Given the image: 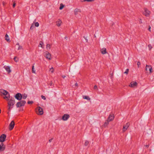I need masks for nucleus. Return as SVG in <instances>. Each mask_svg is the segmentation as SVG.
I'll return each instance as SVG.
<instances>
[{
  "label": "nucleus",
  "instance_id": "nucleus-1",
  "mask_svg": "<svg viewBox=\"0 0 154 154\" xmlns=\"http://www.w3.org/2000/svg\"><path fill=\"white\" fill-rule=\"evenodd\" d=\"M0 93L1 96L4 95L5 96L3 97V98L6 100L8 101L10 98V95L8 92L7 91L3 89H0Z\"/></svg>",
  "mask_w": 154,
  "mask_h": 154
},
{
  "label": "nucleus",
  "instance_id": "nucleus-2",
  "mask_svg": "<svg viewBox=\"0 0 154 154\" xmlns=\"http://www.w3.org/2000/svg\"><path fill=\"white\" fill-rule=\"evenodd\" d=\"M20 101L18 102L16 104V106L17 108H19L24 106L26 103V101L25 100Z\"/></svg>",
  "mask_w": 154,
  "mask_h": 154
},
{
  "label": "nucleus",
  "instance_id": "nucleus-3",
  "mask_svg": "<svg viewBox=\"0 0 154 154\" xmlns=\"http://www.w3.org/2000/svg\"><path fill=\"white\" fill-rule=\"evenodd\" d=\"M36 112L38 115H42L43 114V109L40 106L37 107Z\"/></svg>",
  "mask_w": 154,
  "mask_h": 154
},
{
  "label": "nucleus",
  "instance_id": "nucleus-4",
  "mask_svg": "<svg viewBox=\"0 0 154 154\" xmlns=\"http://www.w3.org/2000/svg\"><path fill=\"white\" fill-rule=\"evenodd\" d=\"M14 97L18 100H21L22 98V95L20 93H17L14 96Z\"/></svg>",
  "mask_w": 154,
  "mask_h": 154
},
{
  "label": "nucleus",
  "instance_id": "nucleus-5",
  "mask_svg": "<svg viewBox=\"0 0 154 154\" xmlns=\"http://www.w3.org/2000/svg\"><path fill=\"white\" fill-rule=\"evenodd\" d=\"M6 137V135L5 134H2L0 136V142H4Z\"/></svg>",
  "mask_w": 154,
  "mask_h": 154
},
{
  "label": "nucleus",
  "instance_id": "nucleus-6",
  "mask_svg": "<svg viewBox=\"0 0 154 154\" xmlns=\"http://www.w3.org/2000/svg\"><path fill=\"white\" fill-rule=\"evenodd\" d=\"M149 70V71L150 73L152 72V68L151 66H148L147 65L146 66V70L147 71Z\"/></svg>",
  "mask_w": 154,
  "mask_h": 154
},
{
  "label": "nucleus",
  "instance_id": "nucleus-7",
  "mask_svg": "<svg viewBox=\"0 0 154 154\" xmlns=\"http://www.w3.org/2000/svg\"><path fill=\"white\" fill-rule=\"evenodd\" d=\"M15 125L14 122V121H12L10 123L9 125V129L11 130L13 129Z\"/></svg>",
  "mask_w": 154,
  "mask_h": 154
},
{
  "label": "nucleus",
  "instance_id": "nucleus-8",
  "mask_svg": "<svg viewBox=\"0 0 154 154\" xmlns=\"http://www.w3.org/2000/svg\"><path fill=\"white\" fill-rule=\"evenodd\" d=\"M69 114H65L62 116V119L63 121H66L69 119Z\"/></svg>",
  "mask_w": 154,
  "mask_h": 154
},
{
  "label": "nucleus",
  "instance_id": "nucleus-9",
  "mask_svg": "<svg viewBox=\"0 0 154 154\" xmlns=\"http://www.w3.org/2000/svg\"><path fill=\"white\" fill-rule=\"evenodd\" d=\"M144 10V11L143 12V14L146 16H148L150 14V11L146 8H145Z\"/></svg>",
  "mask_w": 154,
  "mask_h": 154
},
{
  "label": "nucleus",
  "instance_id": "nucleus-10",
  "mask_svg": "<svg viewBox=\"0 0 154 154\" xmlns=\"http://www.w3.org/2000/svg\"><path fill=\"white\" fill-rule=\"evenodd\" d=\"M137 84L136 82H131L129 85V86L131 87H134L137 86Z\"/></svg>",
  "mask_w": 154,
  "mask_h": 154
},
{
  "label": "nucleus",
  "instance_id": "nucleus-11",
  "mask_svg": "<svg viewBox=\"0 0 154 154\" xmlns=\"http://www.w3.org/2000/svg\"><path fill=\"white\" fill-rule=\"evenodd\" d=\"M129 123H127L126 124V125H124L123 126L122 130L123 132L125 131H126L127 129L128 128L129 126Z\"/></svg>",
  "mask_w": 154,
  "mask_h": 154
},
{
  "label": "nucleus",
  "instance_id": "nucleus-12",
  "mask_svg": "<svg viewBox=\"0 0 154 154\" xmlns=\"http://www.w3.org/2000/svg\"><path fill=\"white\" fill-rule=\"evenodd\" d=\"M4 68H5L6 71L8 72V73H9L11 72V71L10 69V67L9 66H4Z\"/></svg>",
  "mask_w": 154,
  "mask_h": 154
},
{
  "label": "nucleus",
  "instance_id": "nucleus-13",
  "mask_svg": "<svg viewBox=\"0 0 154 154\" xmlns=\"http://www.w3.org/2000/svg\"><path fill=\"white\" fill-rule=\"evenodd\" d=\"M114 116L113 115L110 114L108 117L107 119L110 121H112L114 119Z\"/></svg>",
  "mask_w": 154,
  "mask_h": 154
},
{
  "label": "nucleus",
  "instance_id": "nucleus-14",
  "mask_svg": "<svg viewBox=\"0 0 154 154\" xmlns=\"http://www.w3.org/2000/svg\"><path fill=\"white\" fill-rule=\"evenodd\" d=\"M45 57L48 60L51 59V54H50L49 52H48L46 54Z\"/></svg>",
  "mask_w": 154,
  "mask_h": 154
},
{
  "label": "nucleus",
  "instance_id": "nucleus-15",
  "mask_svg": "<svg viewBox=\"0 0 154 154\" xmlns=\"http://www.w3.org/2000/svg\"><path fill=\"white\" fill-rule=\"evenodd\" d=\"M100 51L101 53L103 54H105L107 53L106 49L105 48H103L101 49Z\"/></svg>",
  "mask_w": 154,
  "mask_h": 154
},
{
  "label": "nucleus",
  "instance_id": "nucleus-16",
  "mask_svg": "<svg viewBox=\"0 0 154 154\" xmlns=\"http://www.w3.org/2000/svg\"><path fill=\"white\" fill-rule=\"evenodd\" d=\"M74 12L75 15H76L78 12H81V10L80 9L76 8L75 9Z\"/></svg>",
  "mask_w": 154,
  "mask_h": 154
},
{
  "label": "nucleus",
  "instance_id": "nucleus-17",
  "mask_svg": "<svg viewBox=\"0 0 154 154\" xmlns=\"http://www.w3.org/2000/svg\"><path fill=\"white\" fill-rule=\"evenodd\" d=\"M5 40H6L8 42H10L9 36L7 34H6L5 35Z\"/></svg>",
  "mask_w": 154,
  "mask_h": 154
},
{
  "label": "nucleus",
  "instance_id": "nucleus-18",
  "mask_svg": "<svg viewBox=\"0 0 154 154\" xmlns=\"http://www.w3.org/2000/svg\"><path fill=\"white\" fill-rule=\"evenodd\" d=\"M57 25L58 26H60L61 23V21L59 19L58 21L56 22Z\"/></svg>",
  "mask_w": 154,
  "mask_h": 154
},
{
  "label": "nucleus",
  "instance_id": "nucleus-19",
  "mask_svg": "<svg viewBox=\"0 0 154 154\" xmlns=\"http://www.w3.org/2000/svg\"><path fill=\"white\" fill-rule=\"evenodd\" d=\"M109 122L110 121L108 119L106 120L104 124V127L108 125Z\"/></svg>",
  "mask_w": 154,
  "mask_h": 154
},
{
  "label": "nucleus",
  "instance_id": "nucleus-20",
  "mask_svg": "<svg viewBox=\"0 0 154 154\" xmlns=\"http://www.w3.org/2000/svg\"><path fill=\"white\" fill-rule=\"evenodd\" d=\"M9 101L8 102V103H11V104H12V105H14L15 104V101L12 100H9Z\"/></svg>",
  "mask_w": 154,
  "mask_h": 154
},
{
  "label": "nucleus",
  "instance_id": "nucleus-21",
  "mask_svg": "<svg viewBox=\"0 0 154 154\" xmlns=\"http://www.w3.org/2000/svg\"><path fill=\"white\" fill-rule=\"evenodd\" d=\"M83 97L84 99L87 100H90V98L88 96H83Z\"/></svg>",
  "mask_w": 154,
  "mask_h": 154
},
{
  "label": "nucleus",
  "instance_id": "nucleus-22",
  "mask_svg": "<svg viewBox=\"0 0 154 154\" xmlns=\"http://www.w3.org/2000/svg\"><path fill=\"white\" fill-rule=\"evenodd\" d=\"M5 149V146H1V145H0V151H4Z\"/></svg>",
  "mask_w": 154,
  "mask_h": 154
},
{
  "label": "nucleus",
  "instance_id": "nucleus-23",
  "mask_svg": "<svg viewBox=\"0 0 154 154\" xmlns=\"http://www.w3.org/2000/svg\"><path fill=\"white\" fill-rule=\"evenodd\" d=\"M13 107H8V111L7 112V114L8 115L10 114V112L11 111V109Z\"/></svg>",
  "mask_w": 154,
  "mask_h": 154
},
{
  "label": "nucleus",
  "instance_id": "nucleus-24",
  "mask_svg": "<svg viewBox=\"0 0 154 154\" xmlns=\"http://www.w3.org/2000/svg\"><path fill=\"white\" fill-rule=\"evenodd\" d=\"M95 0H81L82 2L87 1L88 2H92L94 1Z\"/></svg>",
  "mask_w": 154,
  "mask_h": 154
},
{
  "label": "nucleus",
  "instance_id": "nucleus-25",
  "mask_svg": "<svg viewBox=\"0 0 154 154\" xmlns=\"http://www.w3.org/2000/svg\"><path fill=\"white\" fill-rule=\"evenodd\" d=\"M34 64L32 65V73H35V70H34Z\"/></svg>",
  "mask_w": 154,
  "mask_h": 154
},
{
  "label": "nucleus",
  "instance_id": "nucleus-26",
  "mask_svg": "<svg viewBox=\"0 0 154 154\" xmlns=\"http://www.w3.org/2000/svg\"><path fill=\"white\" fill-rule=\"evenodd\" d=\"M64 5H63L62 4H61L60 5V6L59 8L60 10H62L64 7Z\"/></svg>",
  "mask_w": 154,
  "mask_h": 154
},
{
  "label": "nucleus",
  "instance_id": "nucleus-27",
  "mask_svg": "<svg viewBox=\"0 0 154 154\" xmlns=\"http://www.w3.org/2000/svg\"><path fill=\"white\" fill-rule=\"evenodd\" d=\"M27 95L26 94H24L23 96H22V98L23 99H26V97H27Z\"/></svg>",
  "mask_w": 154,
  "mask_h": 154
},
{
  "label": "nucleus",
  "instance_id": "nucleus-28",
  "mask_svg": "<svg viewBox=\"0 0 154 154\" xmlns=\"http://www.w3.org/2000/svg\"><path fill=\"white\" fill-rule=\"evenodd\" d=\"M14 60L16 62H17L18 61V60L17 57H15L14 58Z\"/></svg>",
  "mask_w": 154,
  "mask_h": 154
},
{
  "label": "nucleus",
  "instance_id": "nucleus-29",
  "mask_svg": "<svg viewBox=\"0 0 154 154\" xmlns=\"http://www.w3.org/2000/svg\"><path fill=\"white\" fill-rule=\"evenodd\" d=\"M89 143V142L87 141V140H86L85 142V143L84 144V145L85 146H87L88 144Z\"/></svg>",
  "mask_w": 154,
  "mask_h": 154
},
{
  "label": "nucleus",
  "instance_id": "nucleus-30",
  "mask_svg": "<svg viewBox=\"0 0 154 154\" xmlns=\"http://www.w3.org/2000/svg\"><path fill=\"white\" fill-rule=\"evenodd\" d=\"M35 26L38 27L39 26V24L38 22H37L35 23Z\"/></svg>",
  "mask_w": 154,
  "mask_h": 154
},
{
  "label": "nucleus",
  "instance_id": "nucleus-31",
  "mask_svg": "<svg viewBox=\"0 0 154 154\" xmlns=\"http://www.w3.org/2000/svg\"><path fill=\"white\" fill-rule=\"evenodd\" d=\"M46 48L47 49H50V45L49 44H47L46 45Z\"/></svg>",
  "mask_w": 154,
  "mask_h": 154
},
{
  "label": "nucleus",
  "instance_id": "nucleus-32",
  "mask_svg": "<svg viewBox=\"0 0 154 154\" xmlns=\"http://www.w3.org/2000/svg\"><path fill=\"white\" fill-rule=\"evenodd\" d=\"M128 72L129 69H126L125 71L124 72V73L127 74Z\"/></svg>",
  "mask_w": 154,
  "mask_h": 154
},
{
  "label": "nucleus",
  "instance_id": "nucleus-33",
  "mask_svg": "<svg viewBox=\"0 0 154 154\" xmlns=\"http://www.w3.org/2000/svg\"><path fill=\"white\" fill-rule=\"evenodd\" d=\"M8 107H13L12 106L13 105H12V104H11V103H8Z\"/></svg>",
  "mask_w": 154,
  "mask_h": 154
},
{
  "label": "nucleus",
  "instance_id": "nucleus-34",
  "mask_svg": "<svg viewBox=\"0 0 154 154\" xmlns=\"http://www.w3.org/2000/svg\"><path fill=\"white\" fill-rule=\"evenodd\" d=\"M148 47L150 50L152 48V47L150 44L148 45Z\"/></svg>",
  "mask_w": 154,
  "mask_h": 154
},
{
  "label": "nucleus",
  "instance_id": "nucleus-35",
  "mask_svg": "<svg viewBox=\"0 0 154 154\" xmlns=\"http://www.w3.org/2000/svg\"><path fill=\"white\" fill-rule=\"evenodd\" d=\"M33 103V102L32 101H29L27 102V103L28 104H32Z\"/></svg>",
  "mask_w": 154,
  "mask_h": 154
},
{
  "label": "nucleus",
  "instance_id": "nucleus-36",
  "mask_svg": "<svg viewBox=\"0 0 154 154\" xmlns=\"http://www.w3.org/2000/svg\"><path fill=\"white\" fill-rule=\"evenodd\" d=\"M50 71L52 73H53L54 72V69L53 67H52L50 69Z\"/></svg>",
  "mask_w": 154,
  "mask_h": 154
},
{
  "label": "nucleus",
  "instance_id": "nucleus-37",
  "mask_svg": "<svg viewBox=\"0 0 154 154\" xmlns=\"http://www.w3.org/2000/svg\"><path fill=\"white\" fill-rule=\"evenodd\" d=\"M34 28V26H33V24H32V25H31L30 27V29L32 30Z\"/></svg>",
  "mask_w": 154,
  "mask_h": 154
},
{
  "label": "nucleus",
  "instance_id": "nucleus-38",
  "mask_svg": "<svg viewBox=\"0 0 154 154\" xmlns=\"http://www.w3.org/2000/svg\"><path fill=\"white\" fill-rule=\"evenodd\" d=\"M41 97L44 100H45L46 99V97L43 95H41Z\"/></svg>",
  "mask_w": 154,
  "mask_h": 154
},
{
  "label": "nucleus",
  "instance_id": "nucleus-39",
  "mask_svg": "<svg viewBox=\"0 0 154 154\" xmlns=\"http://www.w3.org/2000/svg\"><path fill=\"white\" fill-rule=\"evenodd\" d=\"M22 49V47L20 45H19V47L18 48V50H20V49Z\"/></svg>",
  "mask_w": 154,
  "mask_h": 154
},
{
  "label": "nucleus",
  "instance_id": "nucleus-40",
  "mask_svg": "<svg viewBox=\"0 0 154 154\" xmlns=\"http://www.w3.org/2000/svg\"><path fill=\"white\" fill-rule=\"evenodd\" d=\"M137 64L138 66V67H139V66L140 65V63L139 61H138L137 62Z\"/></svg>",
  "mask_w": 154,
  "mask_h": 154
},
{
  "label": "nucleus",
  "instance_id": "nucleus-41",
  "mask_svg": "<svg viewBox=\"0 0 154 154\" xmlns=\"http://www.w3.org/2000/svg\"><path fill=\"white\" fill-rule=\"evenodd\" d=\"M94 89L95 90L97 89V85H95L94 87Z\"/></svg>",
  "mask_w": 154,
  "mask_h": 154
},
{
  "label": "nucleus",
  "instance_id": "nucleus-42",
  "mask_svg": "<svg viewBox=\"0 0 154 154\" xmlns=\"http://www.w3.org/2000/svg\"><path fill=\"white\" fill-rule=\"evenodd\" d=\"M12 100L15 101L14 98L12 97H11L10 99H9V100Z\"/></svg>",
  "mask_w": 154,
  "mask_h": 154
},
{
  "label": "nucleus",
  "instance_id": "nucleus-43",
  "mask_svg": "<svg viewBox=\"0 0 154 154\" xmlns=\"http://www.w3.org/2000/svg\"><path fill=\"white\" fill-rule=\"evenodd\" d=\"M16 3L15 2H14L13 4V8H14L15 5H16Z\"/></svg>",
  "mask_w": 154,
  "mask_h": 154
},
{
  "label": "nucleus",
  "instance_id": "nucleus-44",
  "mask_svg": "<svg viewBox=\"0 0 154 154\" xmlns=\"http://www.w3.org/2000/svg\"><path fill=\"white\" fill-rule=\"evenodd\" d=\"M150 29H151V26H149V27H148V30L149 31H151Z\"/></svg>",
  "mask_w": 154,
  "mask_h": 154
},
{
  "label": "nucleus",
  "instance_id": "nucleus-45",
  "mask_svg": "<svg viewBox=\"0 0 154 154\" xmlns=\"http://www.w3.org/2000/svg\"><path fill=\"white\" fill-rule=\"evenodd\" d=\"M83 38L85 39V40L86 42H88V39H87L86 38L85 36H83Z\"/></svg>",
  "mask_w": 154,
  "mask_h": 154
},
{
  "label": "nucleus",
  "instance_id": "nucleus-46",
  "mask_svg": "<svg viewBox=\"0 0 154 154\" xmlns=\"http://www.w3.org/2000/svg\"><path fill=\"white\" fill-rule=\"evenodd\" d=\"M49 85H50V86H51L52 85V81H51L50 82H49Z\"/></svg>",
  "mask_w": 154,
  "mask_h": 154
},
{
  "label": "nucleus",
  "instance_id": "nucleus-47",
  "mask_svg": "<svg viewBox=\"0 0 154 154\" xmlns=\"http://www.w3.org/2000/svg\"><path fill=\"white\" fill-rule=\"evenodd\" d=\"M53 138H51V139H49V142L51 143V142L52 141V140H53Z\"/></svg>",
  "mask_w": 154,
  "mask_h": 154
},
{
  "label": "nucleus",
  "instance_id": "nucleus-48",
  "mask_svg": "<svg viewBox=\"0 0 154 154\" xmlns=\"http://www.w3.org/2000/svg\"><path fill=\"white\" fill-rule=\"evenodd\" d=\"M139 22L140 24H141L142 23V20L141 19H140Z\"/></svg>",
  "mask_w": 154,
  "mask_h": 154
},
{
  "label": "nucleus",
  "instance_id": "nucleus-49",
  "mask_svg": "<svg viewBox=\"0 0 154 154\" xmlns=\"http://www.w3.org/2000/svg\"><path fill=\"white\" fill-rule=\"evenodd\" d=\"M0 145H1V146H5V145H4L3 143H2V142L1 143Z\"/></svg>",
  "mask_w": 154,
  "mask_h": 154
},
{
  "label": "nucleus",
  "instance_id": "nucleus-50",
  "mask_svg": "<svg viewBox=\"0 0 154 154\" xmlns=\"http://www.w3.org/2000/svg\"><path fill=\"white\" fill-rule=\"evenodd\" d=\"M43 44V43L42 42H40L39 45H41V47H42V44Z\"/></svg>",
  "mask_w": 154,
  "mask_h": 154
},
{
  "label": "nucleus",
  "instance_id": "nucleus-51",
  "mask_svg": "<svg viewBox=\"0 0 154 154\" xmlns=\"http://www.w3.org/2000/svg\"><path fill=\"white\" fill-rule=\"evenodd\" d=\"M145 146H146V147L148 148L149 146V144H148V145H144Z\"/></svg>",
  "mask_w": 154,
  "mask_h": 154
},
{
  "label": "nucleus",
  "instance_id": "nucleus-52",
  "mask_svg": "<svg viewBox=\"0 0 154 154\" xmlns=\"http://www.w3.org/2000/svg\"><path fill=\"white\" fill-rule=\"evenodd\" d=\"M75 85V86H78V84L77 83H76Z\"/></svg>",
  "mask_w": 154,
  "mask_h": 154
},
{
  "label": "nucleus",
  "instance_id": "nucleus-53",
  "mask_svg": "<svg viewBox=\"0 0 154 154\" xmlns=\"http://www.w3.org/2000/svg\"><path fill=\"white\" fill-rule=\"evenodd\" d=\"M65 77H66V76H65V75H63L62 76V77L63 78H64Z\"/></svg>",
  "mask_w": 154,
  "mask_h": 154
},
{
  "label": "nucleus",
  "instance_id": "nucleus-54",
  "mask_svg": "<svg viewBox=\"0 0 154 154\" xmlns=\"http://www.w3.org/2000/svg\"><path fill=\"white\" fill-rule=\"evenodd\" d=\"M67 37L66 36L65 37V38L67 39Z\"/></svg>",
  "mask_w": 154,
  "mask_h": 154
},
{
  "label": "nucleus",
  "instance_id": "nucleus-55",
  "mask_svg": "<svg viewBox=\"0 0 154 154\" xmlns=\"http://www.w3.org/2000/svg\"><path fill=\"white\" fill-rule=\"evenodd\" d=\"M1 110L0 109V113H1Z\"/></svg>",
  "mask_w": 154,
  "mask_h": 154
},
{
  "label": "nucleus",
  "instance_id": "nucleus-56",
  "mask_svg": "<svg viewBox=\"0 0 154 154\" xmlns=\"http://www.w3.org/2000/svg\"><path fill=\"white\" fill-rule=\"evenodd\" d=\"M17 45H19V43H17Z\"/></svg>",
  "mask_w": 154,
  "mask_h": 154
},
{
  "label": "nucleus",
  "instance_id": "nucleus-57",
  "mask_svg": "<svg viewBox=\"0 0 154 154\" xmlns=\"http://www.w3.org/2000/svg\"><path fill=\"white\" fill-rule=\"evenodd\" d=\"M94 36L95 37H96V36L95 35H94Z\"/></svg>",
  "mask_w": 154,
  "mask_h": 154
},
{
  "label": "nucleus",
  "instance_id": "nucleus-58",
  "mask_svg": "<svg viewBox=\"0 0 154 154\" xmlns=\"http://www.w3.org/2000/svg\"><path fill=\"white\" fill-rule=\"evenodd\" d=\"M133 154L132 153V154Z\"/></svg>",
  "mask_w": 154,
  "mask_h": 154
}]
</instances>
